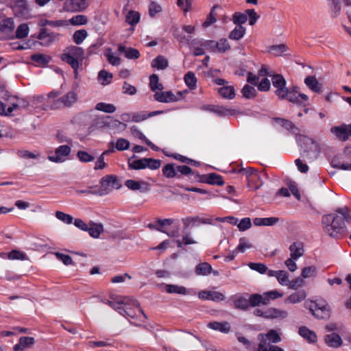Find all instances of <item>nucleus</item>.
Returning <instances> with one entry per match:
<instances>
[{
    "label": "nucleus",
    "instance_id": "obj_1",
    "mask_svg": "<svg viewBox=\"0 0 351 351\" xmlns=\"http://www.w3.org/2000/svg\"><path fill=\"white\" fill-rule=\"evenodd\" d=\"M336 213L323 215L322 224L324 231L330 237L340 239L346 237L349 232L346 223H351L350 210L347 206L335 210Z\"/></svg>",
    "mask_w": 351,
    "mask_h": 351
},
{
    "label": "nucleus",
    "instance_id": "obj_2",
    "mask_svg": "<svg viewBox=\"0 0 351 351\" xmlns=\"http://www.w3.org/2000/svg\"><path fill=\"white\" fill-rule=\"evenodd\" d=\"M84 54L82 48L74 45L66 47L61 54V60L73 69L75 79L78 77V69L82 64Z\"/></svg>",
    "mask_w": 351,
    "mask_h": 351
},
{
    "label": "nucleus",
    "instance_id": "obj_3",
    "mask_svg": "<svg viewBox=\"0 0 351 351\" xmlns=\"http://www.w3.org/2000/svg\"><path fill=\"white\" fill-rule=\"evenodd\" d=\"M298 141L301 147L300 155L308 162L318 158L321 154V148L317 142L306 136L301 135Z\"/></svg>",
    "mask_w": 351,
    "mask_h": 351
},
{
    "label": "nucleus",
    "instance_id": "obj_4",
    "mask_svg": "<svg viewBox=\"0 0 351 351\" xmlns=\"http://www.w3.org/2000/svg\"><path fill=\"white\" fill-rule=\"evenodd\" d=\"M60 93L51 91L47 95V107L51 110L71 107L77 100V95L75 91H69L62 97L58 98Z\"/></svg>",
    "mask_w": 351,
    "mask_h": 351
},
{
    "label": "nucleus",
    "instance_id": "obj_5",
    "mask_svg": "<svg viewBox=\"0 0 351 351\" xmlns=\"http://www.w3.org/2000/svg\"><path fill=\"white\" fill-rule=\"evenodd\" d=\"M147 227L151 230H156L165 233L170 237H177L179 235V223L177 219H158L155 224L149 223Z\"/></svg>",
    "mask_w": 351,
    "mask_h": 351
},
{
    "label": "nucleus",
    "instance_id": "obj_6",
    "mask_svg": "<svg viewBox=\"0 0 351 351\" xmlns=\"http://www.w3.org/2000/svg\"><path fill=\"white\" fill-rule=\"evenodd\" d=\"M100 188L97 189L99 196L106 195L113 189H119L121 186L117 177L113 175H108L103 177L100 180Z\"/></svg>",
    "mask_w": 351,
    "mask_h": 351
},
{
    "label": "nucleus",
    "instance_id": "obj_7",
    "mask_svg": "<svg viewBox=\"0 0 351 351\" xmlns=\"http://www.w3.org/2000/svg\"><path fill=\"white\" fill-rule=\"evenodd\" d=\"M272 84L276 88L275 93L280 99H284L287 94L288 88L285 77L280 74H274L271 77Z\"/></svg>",
    "mask_w": 351,
    "mask_h": 351
},
{
    "label": "nucleus",
    "instance_id": "obj_8",
    "mask_svg": "<svg viewBox=\"0 0 351 351\" xmlns=\"http://www.w3.org/2000/svg\"><path fill=\"white\" fill-rule=\"evenodd\" d=\"M330 130L337 138L346 141L351 136V123L348 125L343 123L339 126H334Z\"/></svg>",
    "mask_w": 351,
    "mask_h": 351
},
{
    "label": "nucleus",
    "instance_id": "obj_9",
    "mask_svg": "<svg viewBox=\"0 0 351 351\" xmlns=\"http://www.w3.org/2000/svg\"><path fill=\"white\" fill-rule=\"evenodd\" d=\"M70 153L71 147L69 145H60L56 149V155L48 156V159L53 162H62L63 161H64V158H62V157H66L69 156Z\"/></svg>",
    "mask_w": 351,
    "mask_h": 351
},
{
    "label": "nucleus",
    "instance_id": "obj_10",
    "mask_svg": "<svg viewBox=\"0 0 351 351\" xmlns=\"http://www.w3.org/2000/svg\"><path fill=\"white\" fill-rule=\"evenodd\" d=\"M125 185L130 190L139 191L141 193H147L150 190L149 183L145 181L128 180L125 181Z\"/></svg>",
    "mask_w": 351,
    "mask_h": 351
},
{
    "label": "nucleus",
    "instance_id": "obj_11",
    "mask_svg": "<svg viewBox=\"0 0 351 351\" xmlns=\"http://www.w3.org/2000/svg\"><path fill=\"white\" fill-rule=\"evenodd\" d=\"M198 297L203 300H212L217 302L223 301L225 299L223 293L215 291H201L198 293Z\"/></svg>",
    "mask_w": 351,
    "mask_h": 351
},
{
    "label": "nucleus",
    "instance_id": "obj_12",
    "mask_svg": "<svg viewBox=\"0 0 351 351\" xmlns=\"http://www.w3.org/2000/svg\"><path fill=\"white\" fill-rule=\"evenodd\" d=\"M258 339L260 341L259 343H262L265 340V344L267 343H277L281 341V337L278 332L274 329L270 330L267 334L261 333L258 335Z\"/></svg>",
    "mask_w": 351,
    "mask_h": 351
},
{
    "label": "nucleus",
    "instance_id": "obj_13",
    "mask_svg": "<svg viewBox=\"0 0 351 351\" xmlns=\"http://www.w3.org/2000/svg\"><path fill=\"white\" fill-rule=\"evenodd\" d=\"M230 300L234 304L235 308L247 311L249 308L248 299L244 295L236 294L230 297Z\"/></svg>",
    "mask_w": 351,
    "mask_h": 351
},
{
    "label": "nucleus",
    "instance_id": "obj_14",
    "mask_svg": "<svg viewBox=\"0 0 351 351\" xmlns=\"http://www.w3.org/2000/svg\"><path fill=\"white\" fill-rule=\"evenodd\" d=\"M325 343L330 348H338L343 344L341 337L335 332L326 335L324 338Z\"/></svg>",
    "mask_w": 351,
    "mask_h": 351
},
{
    "label": "nucleus",
    "instance_id": "obj_15",
    "mask_svg": "<svg viewBox=\"0 0 351 351\" xmlns=\"http://www.w3.org/2000/svg\"><path fill=\"white\" fill-rule=\"evenodd\" d=\"M35 343L34 337H21L19 343L14 346V351H23L25 349L31 348Z\"/></svg>",
    "mask_w": 351,
    "mask_h": 351
},
{
    "label": "nucleus",
    "instance_id": "obj_16",
    "mask_svg": "<svg viewBox=\"0 0 351 351\" xmlns=\"http://www.w3.org/2000/svg\"><path fill=\"white\" fill-rule=\"evenodd\" d=\"M154 99L162 103H169L178 101L177 97L171 91L157 92L154 95Z\"/></svg>",
    "mask_w": 351,
    "mask_h": 351
},
{
    "label": "nucleus",
    "instance_id": "obj_17",
    "mask_svg": "<svg viewBox=\"0 0 351 351\" xmlns=\"http://www.w3.org/2000/svg\"><path fill=\"white\" fill-rule=\"evenodd\" d=\"M266 319H283L288 316L287 311L276 308H269L266 311Z\"/></svg>",
    "mask_w": 351,
    "mask_h": 351
},
{
    "label": "nucleus",
    "instance_id": "obj_18",
    "mask_svg": "<svg viewBox=\"0 0 351 351\" xmlns=\"http://www.w3.org/2000/svg\"><path fill=\"white\" fill-rule=\"evenodd\" d=\"M299 335L309 343H316L317 337L316 333L306 326H301L298 330Z\"/></svg>",
    "mask_w": 351,
    "mask_h": 351
},
{
    "label": "nucleus",
    "instance_id": "obj_19",
    "mask_svg": "<svg viewBox=\"0 0 351 351\" xmlns=\"http://www.w3.org/2000/svg\"><path fill=\"white\" fill-rule=\"evenodd\" d=\"M207 326L210 329L219 330L225 334H227L230 331V324L228 322H209Z\"/></svg>",
    "mask_w": 351,
    "mask_h": 351
},
{
    "label": "nucleus",
    "instance_id": "obj_20",
    "mask_svg": "<svg viewBox=\"0 0 351 351\" xmlns=\"http://www.w3.org/2000/svg\"><path fill=\"white\" fill-rule=\"evenodd\" d=\"M118 51L120 53H124L125 56L128 59L135 60L140 57V52L138 49L132 47H125L122 45H119L118 47Z\"/></svg>",
    "mask_w": 351,
    "mask_h": 351
},
{
    "label": "nucleus",
    "instance_id": "obj_21",
    "mask_svg": "<svg viewBox=\"0 0 351 351\" xmlns=\"http://www.w3.org/2000/svg\"><path fill=\"white\" fill-rule=\"evenodd\" d=\"M279 221L280 219L275 217L265 218L256 217L253 219V223L256 226H271L275 225Z\"/></svg>",
    "mask_w": 351,
    "mask_h": 351
},
{
    "label": "nucleus",
    "instance_id": "obj_22",
    "mask_svg": "<svg viewBox=\"0 0 351 351\" xmlns=\"http://www.w3.org/2000/svg\"><path fill=\"white\" fill-rule=\"evenodd\" d=\"M183 225H184V229L188 228V227L190 226L191 221H198L199 223H204V224H212V219L211 218H204V217H199L198 216L195 217H188L186 218H183L182 219Z\"/></svg>",
    "mask_w": 351,
    "mask_h": 351
},
{
    "label": "nucleus",
    "instance_id": "obj_23",
    "mask_svg": "<svg viewBox=\"0 0 351 351\" xmlns=\"http://www.w3.org/2000/svg\"><path fill=\"white\" fill-rule=\"evenodd\" d=\"M291 258L297 260L304 254L303 245L300 242H294L289 247Z\"/></svg>",
    "mask_w": 351,
    "mask_h": 351
},
{
    "label": "nucleus",
    "instance_id": "obj_24",
    "mask_svg": "<svg viewBox=\"0 0 351 351\" xmlns=\"http://www.w3.org/2000/svg\"><path fill=\"white\" fill-rule=\"evenodd\" d=\"M104 231V227L101 223H97L90 221L88 226V230L89 235L93 238H99L101 233Z\"/></svg>",
    "mask_w": 351,
    "mask_h": 351
},
{
    "label": "nucleus",
    "instance_id": "obj_25",
    "mask_svg": "<svg viewBox=\"0 0 351 351\" xmlns=\"http://www.w3.org/2000/svg\"><path fill=\"white\" fill-rule=\"evenodd\" d=\"M306 297L305 291L300 290L291 294L285 300L286 303L295 304L302 302Z\"/></svg>",
    "mask_w": 351,
    "mask_h": 351
},
{
    "label": "nucleus",
    "instance_id": "obj_26",
    "mask_svg": "<svg viewBox=\"0 0 351 351\" xmlns=\"http://www.w3.org/2000/svg\"><path fill=\"white\" fill-rule=\"evenodd\" d=\"M304 83L313 92L319 93L321 91V84L315 76L306 77L304 79Z\"/></svg>",
    "mask_w": 351,
    "mask_h": 351
},
{
    "label": "nucleus",
    "instance_id": "obj_27",
    "mask_svg": "<svg viewBox=\"0 0 351 351\" xmlns=\"http://www.w3.org/2000/svg\"><path fill=\"white\" fill-rule=\"evenodd\" d=\"M134 158H135V155H133V156L128 160V167L130 169L140 170L146 168L145 162L147 160H145V158L132 160Z\"/></svg>",
    "mask_w": 351,
    "mask_h": 351
},
{
    "label": "nucleus",
    "instance_id": "obj_28",
    "mask_svg": "<svg viewBox=\"0 0 351 351\" xmlns=\"http://www.w3.org/2000/svg\"><path fill=\"white\" fill-rule=\"evenodd\" d=\"M245 32V27L242 25H236L234 29L229 34L228 38L231 40H239L244 36Z\"/></svg>",
    "mask_w": 351,
    "mask_h": 351
},
{
    "label": "nucleus",
    "instance_id": "obj_29",
    "mask_svg": "<svg viewBox=\"0 0 351 351\" xmlns=\"http://www.w3.org/2000/svg\"><path fill=\"white\" fill-rule=\"evenodd\" d=\"M282 297V294L278 291H270L265 292L262 295V305H267L269 304L270 300H274Z\"/></svg>",
    "mask_w": 351,
    "mask_h": 351
},
{
    "label": "nucleus",
    "instance_id": "obj_30",
    "mask_svg": "<svg viewBox=\"0 0 351 351\" xmlns=\"http://www.w3.org/2000/svg\"><path fill=\"white\" fill-rule=\"evenodd\" d=\"M59 34L53 32H49L47 28H42L38 35L37 36V38L40 40L47 39V37H49L51 41H56L58 40Z\"/></svg>",
    "mask_w": 351,
    "mask_h": 351
},
{
    "label": "nucleus",
    "instance_id": "obj_31",
    "mask_svg": "<svg viewBox=\"0 0 351 351\" xmlns=\"http://www.w3.org/2000/svg\"><path fill=\"white\" fill-rule=\"evenodd\" d=\"M328 5L331 10V16L333 18L337 17L341 12V0H327Z\"/></svg>",
    "mask_w": 351,
    "mask_h": 351
},
{
    "label": "nucleus",
    "instance_id": "obj_32",
    "mask_svg": "<svg viewBox=\"0 0 351 351\" xmlns=\"http://www.w3.org/2000/svg\"><path fill=\"white\" fill-rule=\"evenodd\" d=\"M218 93L225 99H232L235 97L234 88L231 86H224L220 88L218 90Z\"/></svg>",
    "mask_w": 351,
    "mask_h": 351
},
{
    "label": "nucleus",
    "instance_id": "obj_33",
    "mask_svg": "<svg viewBox=\"0 0 351 351\" xmlns=\"http://www.w3.org/2000/svg\"><path fill=\"white\" fill-rule=\"evenodd\" d=\"M212 272V267L208 263H202L195 267V273L199 276H208Z\"/></svg>",
    "mask_w": 351,
    "mask_h": 351
},
{
    "label": "nucleus",
    "instance_id": "obj_34",
    "mask_svg": "<svg viewBox=\"0 0 351 351\" xmlns=\"http://www.w3.org/2000/svg\"><path fill=\"white\" fill-rule=\"evenodd\" d=\"M67 3L70 6L71 10L75 11H82L87 7L86 0H68Z\"/></svg>",
    "mask_w": 351,
    "mask_h": 351
},
{
    "label": "nucleus",
    "instance_id": "obj_35",
    "mask_svg": "<svg viewBox=\"0 0 351 351\" xmlns=\"http://www.w3.org/2000/svg\"><path fill=\"white\" fill-rule=\"evenodd\" d=\"M122 300H123V308H128L130 306H135L138 308V311L141 314H143L145 318H147L146 315L144 313L143 311L142 310V308L140 306L139 302L136 299H134L133 298L125 297V298H123Z\"/></svg>",
    "mask_w": 351,
    "mask_h": 351
},
{
    "label": "nucleus",
    "instance_id": "obj_36",
    "mask_svg": "<svg viewBox=\"0 0 351 351\" xmlns=\"http://www.w3.org/2000/svg\"><path fill=\"white\" fill-rule=\"evenodd\" d=\"M168 65V60L162 56H158L152 62V66L159 70H163L166 69Z\"/></svg>",
    "mask_w": 351,
    "mask_h": 351
},
{
    "label": "nucleus",
    "instance_id": "obj_37",
    "mask_svg": "<svg viewBox=\"0 0 351 351\" xmlns=\"http://www.w3.org/2000/svg\"><path fill=\"white\" fill-rule=\"evenodd\" d=\"M14 29V23L11 18L3 19L0 23V31L5 33H11Z\"/></svg>",
    "mask_w": 351,
    "mask_h": 351
},
{
    "label": "nucleus",
    "instance_id": "obj_38",
    "mask_svg": "<svg viewBox=\"0 0 351 351\" xmlns=\"http://www.w3.org/2000/svg\"><path fill=\"white\" fill-rule=\"evenodd\" d=\"M165 290L168 293H178L180 295H186L188 291L183 286H178L176 285H167Z\"/></svg>",
    "mask_w": 351,
    "mask_h": 351
},
{
    "label": "nucleus",
    "instance_id": "obj_39",
    "mask_svg": "<svg viewBox=\"0 0 351 351\" xmlns=\"http://www.w3.org/2000/svg\"><path fill=\"white\" fill-rule=\"evenodd\" d=\"M239 173L243 175H245L248 179V181H253L254 180L259 178L257 170L252 167L241 168L239 169Z\"/></svg>",
    "mask_w": 351,
    "mask_h": 351
},
{
    "label": "nucleus",
    "instance_id": "obj_40",
    "mask_svg": "<svg viewBox=\"0 0 351 351\" xmlns=\"http://www.w3.org/2000/svg\"><path fill=\"white\" fill-rule=\"evenodd\" d=\"M113 75L105 70H101L98 73L97 80L102 85H107L112 81Z\"/></svg>",
    "mask_w": 351,
    "mask_h": 351
},
{
    "label": "nucleus",
    "instance_id": "obj_41",
    "mask_svg": "<svg viewBox=\"0 0 351 351\" xmlns=\"http://www.w3.org/2000/svg\"><path fill=\"white\" fill-rule=\"evenodd\" d=\"M184 82L190 89L193 90L196 88L197 78L193 72L189 71L185 74Z\"/></svg>",
    "mask_w": 351,
    "mask_h": 351
},
{
    "label": "nucleus",
    "instance_id": "obj_42",
    "mask_svg": "<svg viewBox=\"0 0 351 351\" xmlns=\"http://www.w3.org/2000/svg\"><path fill=\"white\" fill-rule=\"evenodd\" d=\"M38 25L44 27L46 25H50L52 27H60L67 24L66 21L58 20V21H49L47 19H40L38 23Z\"/></svg>",
    "mask_w": 351,
    "mask_h": 351
},
{
    "label": "nucleus",
    "instance_id": "obj_43",
    "mask_svg": "<svg viewBox=\"0 0 351 351\" xmlns=\"http://www.w3.org/2000/svg\"><path fill=\"white\" fill-rule=\"evenodd\" d=\"M176 168L174 164L169 163L165 165L162 168V173L167 178H173L177 176Z\"/></svg>",
    "mask_w": 351,
    "mask_h": 351
},
{
    "label": "nucleus",
    "instance_id": "obj_44",
    "mask_svg": "<svg viewBox=\"0 0 351 351\" xmlns=\"http://www.w3.org/2000/svg\"><path fill=\"white\" fill-rule=\"evenodd\" d=\"M247 13H241L237 12L232 15V21L236 25H242L247 21Z\"/></svg>",
    "mask_w": 351,
    "mask_h": 351
},
{
    "label": "nucleus",
    "instance_id": "obj_45",
    "mask_svg": "<svg viewBox=\"0 0 351 351\" xmlns=\"http://www.w3.org/2000/svg\"><path fill=\"white\" fill-rule=\"evenodd\" d=\"M97 110L103 111L106 113H113L116 111V107L111 104H106L104 102H99L95 106Z\"/></svg>",
    "mask_w": 351,
    "mask_h": 351
},
{
    "label": "nucleus",
    "instance_id": "obj_46",
    "mask_svg": "<svg viewBox=\"0 0 351 351\" xmlns=\"http://www.w3.org/2000/svg\"><path fill=\"white\" fill-rule=\"evenodd\" d=\"M140 20V14L138 12L130 10L125 16V21L131 25H136Z\"/></svg>",
    "mask_w": 351,
    "mask_h": 351
},
{
    "label": "nucleus",
    "instance_id": "obj_47",
    "mask_svg": "<svg viewBox=\"0 0 351 351\" xmlns=\"http://www.w3.org/2000/svg\"><path fill=\"white\" fill-rule=\"evenodd\" d=\"M213 113H215L220 117H225L228 115H233L234 114V110L221 106L215 105Z\"/></svg>",
    "mask_w": 351,
    "mask_h": 351
},
{
    "label": "nucleus",
    "instance_id": "obj_48",
    "mask_svg": "<svg viewBox=\"0 0 351 351\" xmlns=\"http://www.w3.org/2000/svg\"><path fill=\"white\" fill-rule=\"evenodd\" d=\"M284 99H287L290 102L295 104L302 105V102L300 101L298 95H297V93L295 91L294 88L291 90L288 89L287 94L284 96Z\"/></svg>",
    "mask_w": 351,
    "mask_h": 351
},
{
    "label": "nucleus",
    "instance_id": "obj_49",
    "mask_svg": "<svg viewBox=\"0 0 351 351\" xmlns=\"http://www.w3.org/2000/svg\"><path fill=\"white\" fill-rule=\"evenodd\" d=\"M31 59L34 62H35L42 66L47 65L50 61V58L49 56H47L42 53L33 54L31 56Z\"/></svg>",
    "mask_w": 351,
    "mask_h": 351
},
{
    "label": "nucleus",
    "instance_id": "obj_50",
    "mask_svg": "<svg viewBox=\"0 0 351 351\" xmlns=\"http://www.w3.org/2000/svg\"><path fill=\"white\" fill-rule=\"evenodd\" d=\"M207 184L222 186L224 184V182L223 178L215 173H211L208 174V180L207 181Z\"/></svg>",
    "mask_w": 351,
    "mask_h": 351
},
{
    "label": "nucleus",
    "instance_id": "obj_51",
    "mask_svg": "<svg viewBox=\"0 0 351 351\" xmlns=\"http://www.w3.org/2000/svg\"><path fill=\"white\" fill-rule=\"evenodd\" d=\"M104 55L106 57L108 62L110 64H112L113 66H117L120 64L121 59L119 57L115 56L114 55V53L110 48L106 49V50L104 53Z\"/></svg>",
    "mask_w": 351,
    "mask_h": 351
},
{
    "label": "nucleus",
    "instance_id": "obj_52",
    "mask_svg": "<svg viewBox=\"0 0 351 351\" xmlns=\"http://www.w3.org/2000/svg\"><path fill=\"white\" fill-rule=\"evenodd\" d=\"M317 319H327L330 317V309L328 304H322V308L319 311L315 312L312 314Z\"/></svg>",
    "mask_w": 351,
    "mask_h": 351
},
{
    "label": "nucleus",
    "instance_id": "obj_53",
    "mask_svg": "<svg viewBox=\"0 0 351 351\" xmlns=\"http://www.w3.org/2000/svg\"><path fill=\"white\" fill-rule=\"evenodd\" d=\"M87 36L88 33L86 29H79L74 32L73 35V39L76 45H80Z\"/></svg>",
    "mask_w": 351,
    "mask_h": 351
},
{
    "label": "nucleus",
    "instance_id": "obj_54",
    "mask_svg": "<svg viewBox=\"0 0 351 351\" xmlns=\"http://www.w3.org/2000/svg\"><path fill=\"white\" fill-rule=\"evenodd\" d=\"M158 80L159 78L156 74H152L149 77V86L152 91H155L156 90H162L163 89L162 84L159 83Z\"/></svg>",
    "mask_w": 351,
    "mask_h": 351
},
{
    "label": "nucleus",
    "instance_id": "obj_55",
    "mask_svg": "<svg viewBox=\"0 0 351 351\" xmlns=\"http://www.w3.org/2000/svg\"><path fill=\"white\" fill-rule=\"evenodd\" d=\"M29 34V27L26 23L21 24L16 29V38L23 39L27 36Z\"/></svg>",
    "mask_w": 351,
    "mask_h": 351
},
{
    "label": "nucleus",
    "instance_id": "obj_56",
    "mask_svg": "<svg viewBox=\"0 0 351 351\" xmlns=\"http://www.w3.org/2000/svg\"><path fill=\"white\" fill-rule=\"evenodd\" d=\"M241 93L243 97L246 99H252L255 97L256 90L254 87L246 84L242 88Z\"/></svg>",
    "mask_w": 351,
    "mask_h": 351
},
{
    "label": "nucleus",
    "instance_id": "obj_57",
    "mask_svg": "<svg viewBox=\"0 0 351 351\" xmlns=\"http://www.w3.org/2000/svg\"><path fill=\"white\" fill-rule=\"evenodd\" d=\"M257 351H284V350L270 343L265 344V340H263L262 343H258Z\"/></svg>",
    "mask_w": 351,
    "mask_h": 351
},
{
    "label": "nucleus",
    "instance_id": "obj_58",
    "mask_svg": "<svg viewBox=\"0 0 351 351\" xmlns=\"http://www.w3.org/2000/svg\"><path fill=\"white\" fill-rule=\"evenodd\" d=\"M317 275V269L315 266L305 267L302 269L301 276L303 278L314 277Z\"/></svg>",
    "mask_w": 351,
    "mask_h": 351
},
{
    "label": "nucleus",
    "instance_id": "obj_59",
    "mask_svg": "<svg viewBox=\"0 0 351 351\" xmlns=\"http://www.w3.org/2000/svg\"><path fill=\"white\" fill-rule=\"evenodd\" d=\"M69 21L73 25H82L87 23L88 19L84 15H75L70 19Z\"/></svg>",
    "mask_w": 351,
    "mask_h": 351
},
{
    "label": "nucleus",
    "instance_id": "obj_60",
    "mask_svg": "<svg viewBox=\"0 0 351 351\" xmlns=\"http://www.w3.org/2000/svg\"><path fill=\"white\" fill-rule=\"evenodd\" d=\"M262 295L259 293L251 294L249 296V306L256 307L261 304Z\"/></svg>",
    "mask_w": 351,
    "mask_h": 351
},
{
    "label": "nucleus",
    "instance_id": "obj_61",
    "mask_svg": "<svg viewBox=\"0 0 351 351\" xmlns=\"http://www.w3.org/2000/svg\"><path fill=\"white\" fill-rule=\"evenodd\" d=\"M8 257L10 260H27V255L21 251L13 250L8 255Z\"/></svg>",
    "mask_w": 351,
    "mask_h": 351
},
{
    "label": "nucleus",
    "instance_id": "obj_62",
    "mask_svg": "<svg viewBox=\"0 0 351 351\" xmlns=\"http://www.w3.org/2000/svg\"><path fill=\"white\" fill-rule=\"evenodd\" d=\"M217 51L220 53H225L230 49V45L226 38H221L217 42Z\"/></svg>",
    "mask_w": 351,
    "mask_h": 351
},
{
    "label": "nucleus",
    "instance_id": "obj_63",
    "mask_svg": "<svg viewBox=\"0 0 351 351\" xmlns=\"http://www.w3.org/2000/svg\"><path fill=\"white\" fill-rule=\"evenodd\" d=\"M110 117H103V118H96L93 120V123L92 125L93 127H95L97 128H102L106 126H108L110 122L108 119Z\"/></svg>",
    "mask_w": 351,
    "mask_h": 351
},
{
    "label": "nucleus",
    "instance_id": "obj_64",
    "mask_svg": "<svg viewBox=\"0 0 351 351\" xmlns=\"http://www.w3.org/2000/svg\"><path fill=\"white\" fill-rule=\"evenodd\" d=\"M269 49L276 56H280L287 51V47L285 44H280L272 45L270 47Z\"/></svg>",
    "mask_w": 351,
    "mask_h": 351
}]
</instances>
